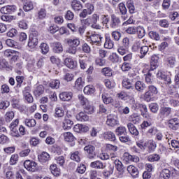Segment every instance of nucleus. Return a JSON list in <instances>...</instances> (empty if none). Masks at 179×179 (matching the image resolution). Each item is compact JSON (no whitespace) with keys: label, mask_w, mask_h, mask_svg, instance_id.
<instances>
[{"label":"nucleus","mask_w":179,"mask_h":179,"mask_svg":"<svg viewBox=\"0 0 179 179\" xmlns=\"http://www.w3.org/2000/svg\"><path fill=\"white\" fill-rule=\"evenodd\" d=\"M67 44L69 47L67 48L66 52H67V54H71V55H76V52H78V47L80 45V40L79 38L67 39Z\"/></svg>","instance_id":"nucleus-1"},{"label":"nucleus","mask_w":179,"mask_h":179,"mask_svg":"<svg viewBox=\"0 0 179 179\" xmlns=\"http://www.w3.org/2000/svg\"><path fill=\"white\" fill-rule=\"evenodd\" d=\"M157 93V88L155 87V85H149L148 90L145 92L143 96L145 101L149 103V101H152L153 96H156Z\"/></svg>","instance_id":"nucleus-2"},{"label":"nucleus","mask_w":179,"mask_h":179,"mask_svg":"<svg viewBox=\"0 0 179 179\" xmlns=\"http://www.w3.org/2000/svg\"><path fill=\"white\" fill-rule=\"evenodd\" d=\"M102 40L103 37H101V35L97 34H93L91 36H87V41L90 43V44H95V45H100Z\"/></svg>","instance_id":"nucleus-3"},{"label":"nucleus","mask_w":179,"mask_h":179,"mask_svg":"<svg viewBox=\"0 0 179 179\" xmlns=\"http://www.w3.org/2000/svg\"><path fill=\"white\" fill-rule=\"evenodd\" d=\"M121 24V20L115 14L110 15V29H118Z\"/></svg>","instance_id":"nucleus-4"},{"label":"nucleus","mask_w":179,"mask_h":179,"mask_svg":"<svg viewBox=\"0 0 179 179\" xmlns=\"http://www.w3.org/2000/svg\"><path fill=\"white\" fill-rule=\"evenodd\" d=\"M157 78L158 79L164 80V83H165V85H167L168 86H170V85H171V77H170V76L166 75L162 71H158V73H157Z\"/></svg>","instance_id":"nucleus-5"},{"label":"nucleus","mask_w":179,"mask_h":179,"mask_svg":"<svg viewBox=\"0 0 179 179\" xmlns=\"http://www.w3.org/2000/svg\"><path fill=\"white\" fill-rule=\"evenodd\" d=\"M24 168L28 170V171L34 172L37 170V163L34 161L27 160L24 162Z\"/></svg>","instance_id":"nucleus-6"},{"label":"nucleus","mask_w":179,"mask_h":179,"mask_svg":"<svg viewBox=\"0 0 179 179\" xmlns=\"http://www.w3.org/2000/svg\"><path fill=\"white\" fill-rule=\"evenodd\" d=\"M84 150L87 152L88 159H94L96 157V148L94 145H87L84 148Z\"/></svg>","instance_id":"nucleus-7"},{"label":"nucleus","mask_w":179,"mask_h":179,"mask_svg":"<svg viewBox=\"0 0 179 179\" xmlns=\"http://www.w3.org/2000/svg\"><path fill=\"white\" fill-rule=\"evenodd\" d=\"M16 9L17 7L15 5L6 6L0 9V12L1 13H4V15H10L16 12Z\"/></svg>","instance_id":"nucleus-8"},{"label":"nucleus","mask_w":179,"mask_h":179,"mask_svg":"<svg viewBox=\"0 0 179 179\" xmlns=\"http://www.w3.org/2000/svg\"><path fill=\"white\" fill-rule=\"evenodd\" d=\"M123 160L126 162V163H129V162H133L134 163L139 162V158L136 155H131L128 152H125L123 155Z\"/></svg>","instance_id":"nucleus-9"},{"label":"nucleus","mask_w":179,"mask_h":179,"mask_svg":"<svg viewBox=\"0 0 179 179\" xmlns=\"http://www.w3.org/2000/svg\"><path fill=\"white\" fill-rule=\"evenodd\" d=\"M73 125V121L68 116H66L62 122V128L64 131L69 130Z\"/></svg>","instance_id":"nucleus-10"},{"label":"nucleus","mask_w":179,"mask_h":179,"mask_svg":"<svg viewBox=\"0 0 179 179\" xmlns=\"http://www.w3.org/2000/svg\"><path fill=\"white\" fill-rule=\"evenodd\" d=\"M168 127L172 131H177L179 128V120L178 118H173L169 120Z\"/></svg>","instance_id":"nucleus-11"},{"label":"nucleus","mask_w":179,"mask_h":179,"mask_svg":"<svg viewBox=\"0 0 179 179\" xmlns=\"http://www.w3.org/2000/svg\"><path fill=\"white\" fill-rule=\"evenodd\" d=\"M90 18L91 19V22L92 23L91 27H92V29H100V25L97 24V22H99L100 16L94 13L91 17H90Z\"/></svg>","instance_id":"nucleus-12"},{"label":"nucleus","mask_w":179,"mask_h":179,"mask_svg":"<svg viewBox=\"0 0 179 179\" xmlns=\"http://www.w3.org/2000/svg\"><path fill=\"white\" fill-rule=\"evenodd\" d=\"M73 97V94L71 92H64L59 94V99L62 101H70Z\"/></svg>","instance_id":"nucleus-13"},{"label":"nucleus","mask_w":179,"mask_h":179,"mask_svg":"<svg viewBox=\"0 0 179 179\" xmlns=\"http://www.w3.org/2000/svg\"><path fill=\"white\" fill-rule=\"evenodd\" d=\"M122 83L123 89H127V90L134 91V83H132V80L128 78H124Z\"/></svg>","instance_id":"nucleus-14"},{"label":"nucleus","mask_w":179,"mask_h":179,"mask_svg":"<svg viewBox=\"0 0 179 179\" xmlns=\"http://www.w3.org/2000/svg\"><path fill=\"white\" fill-rule=\"evenodd\" d=\"M94 9V7H93L92 5H90L89 8L83 9L82 12L80 13V17L85 19V17H87L88 15H92V13H93Z\"/></svg>","instance_id":"nucleus-15"},{"label":"nucleus","mask_w":179,"mask_h":179,"mask_svg":"<svg viewBox=\"0 0 179 179\" xmlns=\"http://www.w3.org/2000/svg\"><path fill=\"white\" fill-rule=\"evenodd\" d=\"M73 131L78 134L80 132H89V127L80 124H77L74 126Z\"/></svg>","instance_id":"nucleus-16"},{"label":"nucleus","mask_w":179,"mask_h":179,"mask_svg":"<svg viewBox=\"0 0 179 179\" xmlns=\"http://www.w3.org/2000/svg\"><path fill=\"white\" fill-rule=\"evenodd\" d=\"M159 65V57L157 55H154L151 57L150 69V71H155Z\"/></svg>","instance_id":"nucleus-17"},{"label":"nucleus","mask_w":179,"mask_h":179,"mask_svg":"<svg viewBox=\"0 0 179 179\" xmlns=\"http://www.w3.org/2000/svg\"><path fill=\"white\" fill-rule=\"evenodd\" d=\"M64 65L70 69H73L78 66V62L73 61L72 58H66L64 60Z\"/></svg>","instance_id":"nucleus-18"},{"label":"nucleus","mask_w":179,"mask_h":179,"mask_svg":"<svg viewBox=\"0 0 179 179\" xmlns=\"http://www.w3.org/2000/svg\"><path fill=\"white\" fill-rule=\"evenodd\" d=\"M170 114H171V108L170 107H162L159 110V115L163 117V118L169 117Z\"/></svg>","instance_id":"nucleus-19"},{"label":"nucleus","mask_w":179,"mask_h":179,"mask_svg":"<svg viewBox=\"0 0 179 179\" xmlns=\"http://www.w3.org/2000/svg\"><path fill=\"white\" fill-rule=\"evenodd\" d=\"M117 124L118 121L117 120V119H115V116L112 115H109L107 116L106 124L108 127H115V125H117Z\"/></svg>","instance_id":"nucleus-20"},{"label":"nucleus","mask_w":179,"mask_h":179,"mask_svg":"<svg viewBox=\"0 0 179 179\" xmlns=\"http://www.w3.org/2000/svg\"><path fill=\"white\" fill-rule=\"evenodd\" d=\"M119 9L122 15L121 16L122 19H123L124 20H125L126 19H128V15H127V7H125V4H124V3H120L119 4Z\"/></svg>","instance_id":"nucleus-21"},{"label":"nucleus","mask_w":179,"mask_h":179,"mask_svg":"<svg viewBox=\"0 0 179 179\" xmlns=\"http://www.w3.org/2000/svg\"><path fill=\"white\" fill-rule=\"evenodd\" d=\"M127 171L132 176V177H138L139 176V171L138 170V168H136L134 165H129L127 166Z\"/></svg>","instance_id":"nucleus-22"},{"label":"nucleus","mask_w":179,"mask_h":179,"mask_svg":"<svg viewBox=\"0 0 179 179\" xmlns=\"http://www.w3.org/2000/svg\"><path fill=\"white\" fill-rule=\"evenodd\" d=\"M90 167L103 170L106 169V164H103L101 161H95L90 164Z\"/></svg>","instance_id":"nucleus-23"},{"label":"nucleus","mask_w":179,"mask_h":179,"mask_svg":"<svg viewBox=\"0 0 179 179\" xmlns=\"http://www.w3.org/2000/svg\"><path fill=\"white\" fill-rule=\"evenodd\" d=\"M38 159L41 163H47L50 159V154L47 152H43L41 155L38 157Z\"/></svg>","instance_id":"nucleus-24"},{"label":"nucleus","mask_w":179,"mask_h":179,"mask_svg":"<svg viewBox=\"0 0 179 179\" xmlns=\"http://www.w3.org/2000/svg\"><path fill=\"white\" fill-rule=\"evenodd\" d=\"M134 87H135L136 90H137V92L142 93V92H143L145 89H146V85L144 84L143 82L138 80V81L136 82V83L134 84Z\"/></svg>","instance_id":"nucleus-25"},{"label":"nucleus","mask_w":179,"mask_h":179,"mask_svg":"<svg viewBox=\"0 0 179 179\" xmlns=\"http://www.w3.org/2000/svg\"><path fill=\"white\" fill-rule=\"evenodd\" d=\"M38 44V37L29 36L28 41V47L29 48H34Z\"/></svg>","instance_id":"nucleus-26"},{"label":"nucleus","mask_w":179,"mask_h":179,"mask_svg":"<svg viewBox=\"0 0 179 179\" xmlns=\"http://www.w3.org/2000/svg\"><path fill=\"white\" fill-rule=\"evenodd\" d=\"M76 118L78 121H80L81 122L89 121V115L85 113V112H80L76 115Z\"/></svg>","instance_id":"nucleus-27"},{"label":"nucleus","mask_w":179,"mask_h":179,"mask_svg":"<svg viewBox=\"0 0 179 179\" xmlns=\"http://www.w3.org/2000/svg\"><path fill=\"white\" fill-rule=\"evenodd\" d=\"M109 61L113 64H118V62H121V61H122V58H121L117 53L113 52L109 56Z\"/></svg>","instance_id":"nucleus-28"},{"label":"nucleus","mask_w":179,"mask_h":179,"mask_svg":"<svg viewBox=\"0 0 179 179\" xmlns=\"http://www.w3.org/2000/svg\"><path fill=\"white\" fill-rule=\"evenodd\" d=\"M118 98L121 99V100H127L126 97H129V99H134V96L135 94H134V92H122L119 94H117Z\"/></svg>","instance_id":"nucleus-29"},{"label":"nucleus","mask_w":179,"mask_h":179,"mask_svg":"<svg viewBox=\"0 0 179 179\" xmlns=\"http://www.w3.org/2000/svg\"><path fill=\"white\" fill-rule=\"evenodd\" d=\"M114 164L117 171L124 173V169H125V167H124V164H122V162L120 161V159H115Z\"/></svg>","instance_id":"nucleus-30"},{"label":"nucleus","mask_w":179,"mask_h":179,"mask_svg":"<svg viewBox=\"0 0 179 179\" xmlns=\"http://www.w3.org/2000/svg\"><path fill=\"white\" fill-rule=\"evenodd\" d=\"M71 8L73 9V10H76V12H78V10H80L83 8L82 6V3L78 1V0H73L71 1Z\"/></svg>","instance_id":"nucleus-31"},{"label":"nucleus","mask_w":179,"mask_h":179,"mask_svg":"<svg viewBox=\"0 0 179 179\" xmlns=\"http://www.w3.org/2000/svg\"><path fill=\"white\" fill-rule=\"evenodd\" d=\"M53 52L57 54H59V52H62L64 51V48H62V44L59 42H55L52 43Z\"/></svg>","instance_id":"nucleus-32"},{"label":"nucleus","mask_w":179,"mask_h":179,"mask_svg":"<svg viewBox=\"0 0 179 179\" xmlns=\"http://www.w3.org/2000/svg\"><path fill=\"white\" fill-rule=\"evenodd\" d=\"M127 128L131 135H134L135 136H138V135H139V131H138L136 127H135V125H134V124L128 123Z\"/></svg>","instance_id":"nucleus-33"},{"label":"nucleus","mask_w":179,"mask_h":179,"mask_svg":"<svg viewBox=\"0 0 179 179\" xmlns=\"http://www.w3.org/2000/svg\"><path fill=\"white\" fill-rule=\"evenodd\" d=\"M105 139H108V141H110V142H115L117 140V137L115 136V134L113 131H106L104 133Z\"/></svg>","instance_id":"nucleus-34"},{"label":"nucleus","mask_w":179,"mask_h":179,"mask_svg":"<svg viewBox=\"0 0 179 179\" xmlns=\"http://www.w3.org/2000/svg\"><path fill=\"white\" fill-rule=\"evenodd\" d=\"M43 93H44V86L42 85L37 86L34 90V94L36 97H40Z\"/></svg>","instance_id":"nucleus-35"},{"label":"nucleus","mask_w":179,"mask_h":179,"mask_svg":"<svg viewBox=\"0 0 179 179\" xmlns=\"http://www.w3.org/2000/svg\"><path fill=\"white\" fill-rule=\"evenodd\" d=\"M115 132L117 136H121V135H127V128L124 126H120L116 128Z\"/></svg>","instance_id":"nucleus-36"},{"label":"nucleus","mask_w":179,"mask_h":179,"mask_svg":"<svg viewBox=\"0 0 179 179\" xmlns=\"http://www.w3.org/2000/svg\"><path fill=\"white\" fill-rule=\"evenodd\" d=\"M139 51H140L139 58L142 59V58H145V56L146 55V54L149 52V47L148 45H143L140 48Z\"/></svg>","instance_id":"nucleus-37"},{"label":"nucleus","mask_w":179,"mask_h":179,"mask_svg":"<svg viewBox=\"0 0 179 179\" xmlns=\"http://www.w3.org/2000/svg\"><path fill=\"white\" fill-rule=\"evenodd\" d=\"M78 97L81 106H83V107L90 104V101H89V99H87V98L85 97L83 94H79Z\"/></svg>","instance_id":"nucleus-38"},{"label":"nucleus","mask_w":179,"mask_h":179,"mask_svg":"<svg viewBox=\"0 0 179 179\" xmlns=\"http://www.w3.org/2000/svg\"><path fill=\"white\" fill-rule=\"evenodd\" d=\"M171 177V172L169 169H163L160 173V178L162 179H170Z\"/></svg>","instance_id":"nucleus-39"},{"label":"nucleus","mask_w":179,"mask_h":179,"mask_svg":"<svg viewBox=\"0 0 179 179\" xmlns=\"http://www.w3.org/2000/svg\"><path fill=\"white\" fill-rule=\"evenodd\" d=\"M50 169L52 174H53L55 177H58V176L61 174V171L59 170V169H58V167H57V164L51 165L50 167Z\"/></svg>","instance_id":"nucleus-40"},{"label":"nucleus","mask_w":179,"mask_h":179,"mask_svg":"<svg viewBox=\"0 0 179 179\" xmlns=\"http://www.w3.org/2000/svg\"><path fill=\"white\" fill-rule=\"evenodd\" d=\"M84 113H86V114H93L94 113V106H92L90 104V102L85 105V106L83 107Z\"/></svg>","instance_id":"nucleus-41"},{"label":"nucleus","mask_w":179,"mask_h":179,"mask_svg":"<svg viewBox=\"0 0 179 179\" xmlns=\"http://www.w3.org/2000/svg\"><path fill=\"white\" fill-rule=\"evenodd\" d=\"M64 140L66 141V142H73V141H75V139H76L75 138V136H73V134H72V133H71V132L64 133Z\"/></svg>","instance_id":"nucleus-42"},{"label":"nucleus","mask_w":179,"mask_h":179,"mask_svg":"<svg viewBox=\"0 0 179 179\" xmlns=\"http://www.w3.org/2000/svg\"><path fill=\"white\" fill-rule=\"evenodd\" d=\"M147 160L153 163L154 162H159L160 160V155L157 154H152L147 157Z\"/></svg>","instance_id":"nucleus-43"},{"label":"nucleus","mask_w":179,"mask_h":179,"mask_svg":"<svg viewBox=\"0 0 179 179\" xmlns=\"http://www.w3.org/2000/svg\"><path fill=\"white\" fill-rule=\"evenodd\" d=\"M24 124L29 128H33V127H36V124H37V122H36V120H34V119H27V118L24 120Z\"/></svg>","instance_id":"nucleus-44"},{"label":"nucleus","mask_w":179,"mask_h":179,"mask_svg":"<svg viewBox=\"0 0 179 179\" xmlns=\"http://www.w3.org/2000/svg\"><path fill=\"white\" fill-rule=\"evenodd\" d=\"M114 47V42L111 41L110 37H106V41L104 43V48L111 50Z\"/></svg>","instance_id":"nucleus-45"},{"label":"nucleus","mask_w":179,"mask_h":179,"mask_svg":"<svg viewBox=\"0 0 179 179\" xmlns=\"http://www.w3.org/2000/svg\"><path fill=\"white\" fill-rule=\"evenodd\" d=\"M142 47V43L141 41H136L132 46V51L134 52H138V51H140L141 48Z\"/></svg>","instance_id":"nucleus-46"},{"label":"nucleus","mask_w":179,"mask_h":179,"mask_svg":"<svg viewBox=\"0 0 179 179\" xmlns=\"http://www.w3.org/2000/svg\"><path fill=\"white\" fill-rule=\"evenodd\" d=\"M84 86L85 81L82 80V78H78L75 83V87L78 90H80V89H83Z\"/></svg>","instance_id":"nucleus-47"},{"label":"nucleus","mask_w":179,"mask_h":179,"mask_svg":"<svg viewBox=\"0 0 179 179\" xmlns=\"http://www.w3.org/2000/svg\"><path fill=\"white\" fill-rule=\"evenodd\" d=\"M169 18L171 20H176L177 23L179 24V13L177 11H173L169 13Z\"/></svg>","instance_id":"nucleus-48"},{"label":"nucleus","mask_w":179,"mask_h":179,"mask_svg":"<svg viewBox=\"0 0 179 179\" xmlns=\"http://www.w3.org/2000/svg\"><path fill=\"white\" fill-rule=\"evenodd\" d=\"M102 100L105 104H110L114 101V99L107 94H102Z\"/></svg>","instance_id":"nucleus-49"},{"label":"nucleus","mask_w":179,"mask_h":179,"mask_svg":"<svg viewBox=\"0 0 179 179\" xmlns=\"http://www.w3.org/2000/svg\"><path fill=\"white\" fill-rule=\"evenodd\" d=\"M71 160L79 163V162H80V154L79 153V151H76L73 152L71 155Z\"/></svg>","instance_id":"nucleus-50"},{"label":"nucleus","mask_w":179,"mask_h":179,"mask_svg":"<svg viewBox=\"0 0 179 179\" xmlns=\"http://www.w3.org/2000/svg\"><path fill=\"white\" fill-rule=\"evenodd\" d=\"M101 73H103L104 76H108L110 78V76H113V70H111L109 67H105L102 69Z\"/></svg>","instance_id":"nucleus-51"},{"label":"nucleus","mask_w":179,"mask_h":179,"mask_svg":"<svg viewBox=\"0 0 179 179\" xmlns=\"http://www.w3.org/2000/svg\"><path fill=\"white\" fill-rule=\"evenodd\" d=\"M149 108L151 112H152L154 114L157 113V111H159V105L156 103H152L149 105Z\"/></svg>","instance_id":"nucleus-52"},{"label":"nucleus","mask_w":179,"mask_h":179,"mask_svg":"<svg viewBox=\"0 0 179 179\" xmlns=\"http://www.w3.org/2000/svg\"><path fill=\"white\" fill-rule=\"evenodd\" d=\"M15 117V113L13 111H9L6 113L5 120L6 122H10Z\"/></svg>","instance_id":"nucleus-53"},{"label":"nucleus","mask_w":179,"mask_h":179,"mask_svg":"<svg viewBox=\"0 0 179 179\" xmlns=\"http://www.w3.org/2000/svg\"><path fill=\"white\" fill-rule=\"evenodd\" d=\"M34 6H33V2L28 1L27 2L24 6H23V9L25 12H29L34 9Z\"/></svg>","instance_id":"nucleus-54"},{"label":"nucleus","mask_w":179,"mask_h":179,"mask_svg":"<svg viewBox=\"0 0 179 179\" xmlns=\"http://www.w3.org/2000/svg\"><path fill=\"white\" fill-rule=\"evenodd\" d=\"M149 36L152 39V40H156V41H159L160 40V35L156 31H151L149 32Z\"/></svg>","instance_id":"nucleus-55"},{"label":"nucleus","mask_w":179,"mask_h":179,"mask_svg":"<svg viewBox=\"0 0 179 179\" xmlns=\"http://www.w3.org/2000/svg\"><path fill=\"white\" fill-rule=\"evenodd\" d=\"M95 90L93 88V86L87 85L84 88L85 94H93L94 93Z\"/></svg>","instance_id":"nucleus-56"},{"label":"nucleus","mask_w":179,"mask_h":179,"mask_svg":"<svg viewBox=\"0 0 179 179\" xmlns=\"http://www.w3.org/2000/svg\"><path fill=\"white\" fill-rule=\"evenodd\" d=\"M136 33L138 38H143L145 37V29L141 27H137Z\"/></svg>","instance_id":"nucleus-57"},{"label":"nucleus","mask_w":179,"mask_h":179,"mask_svg":"<svg viewBox=\"0 0 179 179\" xmlns=\"http://www.w3.org/2000/svg\"><path fill=\"white\" fill-rule=\"evenodd\" d=\"M64 17L66 20H73V18L75 17V14L71 10H69L66 11Z\"/></svg>","instance_id":"nucleus-58"},{"label":"nucleus","mask_w":179,"mask_h":179,"mask_svg":"<svg viewBox=\"0 0 179 179\" xmlns=\"http://www.w3.org/2000/svg\"><path fill=\"white\" fill-rule=\"evenodd\" d=\"M40 48L42 51V54H47L48 53V51H50V47H48V45L45 43H41Z\"/></svg>","instance_id":"nucleus-59"},{"label":"nucleus","mask_w":179,"mask_h":179,"mask_svg":"<svg viewBox=\"0 0 179 179\" xmlns=\"http://www.w3.org/2000/svg\"><path fill=\"white\" fill-rule=\"evenodd\" d=\"M60 85H61V83L59 82V80H53L50 83V87L52 89H59Z\"/></svg>","instance_id":"nucleus-60"},{"label":"nucleus","mask_w":179,"mask_h":179,"mask_svg":"<svg viewBox=\"0 0 179 179\" xmlns=\"http://www.w3.org/2000/svg\"><path fill=\"white\" fill-rule=\"evenodd\" d=\"M46 16H47V12L45 9L41 8L38 13V18H39L41 20H43V19H45Z\"/></svg>","instance_id":"nucleus-61"},{"label":"nucleus","mask_w":179,"mask_h":179,"mask_svg":"<svg viewBox=\"0 0 179 179\" xmlns=\"http://www.w3.org/2000/svg\"><path fill=\"white\" fill-rule=\"evenodd\" d=\"M156 147H157V144H156V142H155L154 141L150 140L148 142V148L149 152H154L155 149H156Z\"/></svg>","instance_id":"nucleus-62"},{"label":"nucleus","mask_w":179,"mask_h":179,"mask_svg":"<svg viewBox=\"0 0 179 179\" xmlns=\"http://www.w3.org/2000/svg\"><path fill=\"white\" fill-rule=\"evenodd\" d=\"M127 6L129 9V13H135V6H134V3L132 1H127Z\"/></svg>","instance_id":"nucleus-63"},{"label":"nucleus","mask_w":179,"mask_h":179,"mask_svg":"<svg viewBox=\"0 0 179 179\" xmlns=\"http://www.w3.org/2000/svg\"><path fill=\"white\" fill-rule=\"evenodd\" d=\"M1 19V20H3V22H8V23H10L11 20H15L16 18L13 15H2Z\"/></svg>","instance_id":"nucleus-64"}]
</instances>
